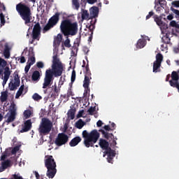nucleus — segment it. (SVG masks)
<instances>
[{"instance_id": "1", "label": "nucleus", "mask_w": 179, "mask_h": 179, "mask_svg": "<svg viewBox=\"0 0 179 179\" xmlns=\"http://www.w3.org/2000/svg\"><path fill=\"white\" fill-rule=\"evenodd\" d=\"M63 72L62 62L58 58V55H55L52 57V69H49L45 71L43 89H47L48 86H51L54 82V76L58 78L62 75Z\"/></svg>"}, {"instance_id": "2", "label": "nucleus", "mask_w": 179, "mask_h": 179, "mask_svg": "<svg viewBox=\"0 0 179 179\" xmlns=\"http://www.w3.org/2000/svg\"><path fill=\"white\" fill-rule=\"evenodd\" d=\"M78 25L76 22H72V20L65 19L63 20L60 24V31L66 39L64 45L67 48H71V40L69 36H76L78 34Z\"/></svg>"}, {"instance_id": "3", "label": "nucleus", "mask_w": 179, "mask_h": 179, "mask_svg": "<svg viewBox=\"0 0 179 179\" xmlns=\"http://www.w3.org/2000/svg\"><path fill=\"white\" fill-rule=\"evenodd\" d=\"M15 9L21 19L24 20V24L31 23L33 14L31 13V8L29 4L20 2L16 5Z\"/></svg>"}, {"instance_id": "4", "label": "nucleus", "mask_w": 179, "mask_h": 179, "mask_svg": "<svg viewBox=\"0 0 179 179\" xmlns=\"http://www.w3.org/2000/svg\"><path fill=\"white\" fill-rule=\"evenodd\" d=\"M82 135L84 138V145L86 148L94 147V143H96L99 138H100V133L96 129H94L90 133L84 130Z\"/></svg>"}, {"instance_id": "5", "label": "nucleus", "mask_w": 179, "mask_h": 179, "mask_svg": "<svg viewBox=\"0 0 179 179\" xmlns=\"http://www.w3.org/2000/svg\"><path fill=\"white\" fill-rule=\"evenodd\" d=\"M45 166L48 169L46 176L48 178H52L57 174V163L52 155H45Z\"/></svg>"}, {"instance_id": "6", "label": "nucleus", "mask_w": 179, "mask_h": 179, "mask_svg": "<svg viewBox=\"0 0 179 179\" xmlns=\"http://www.w3.org/2000/svg\"><path fill=\"white\" fill-rule=\"evenodd\" d=\"M51 129H52V122L47 117H43L38 129L40 136L43 138V136L48 135L51 132Z\"/></svg>"}, {"instance_id": "7", "label": "nucleus", "mask_w": 179, "mask_h": 179, "mask_svg": "<svg viewBox=\"0 0 179 179\" xmlns=\"http://www.w3.org/2000/svg\"><path fill=\"white\" fill-rule=\"evenodd\" d=\"M82 68H85L83 87L90 92V89L89 88V86L90 85V80H92V72L89 68V63H87L86 65V62L83 60Z\"/></svg>"}, {"instance_id": "8", "label": "nucleus", "mask_w": 179, "mask_h": 179, "mask_svg": "<svg viewBox=\"0 0 179 179\" xmlns=\"http://www.w3.org/2000/svg\"><path fill=\"white\" fill-rule=\"evenodd\" d=\"M59 13H56L53 16H52L46 25L43 27V33H45L46 31H48V30H50V29H52L54 26H56V24L59 22Z\"/></svg>"}, {"instance_id": "9", "label": "nucleus", "mask_w": 179, "mask_h": 179, "mask_svg": "<svg viewBox=\"0 0 179 179\" xmlns=\"http://www.w3.org/2000/svg\"><path fill=\"white\" fill-rule=\"evenodd\" d=\"M69 141V137L64 133H59L57 135L55 141V143L57 146H62V145H65Z\"/></svg>"}, {"instance_id": "10", "label": "nucleus", "mask_w": 179, "mask_h": 179, "mask_svg": "<svg viewBox=\"0 0 179 179\" xmlns=\"http://www.w3.org/2000/svg\"><path fill=\"white\" fill-rule=\"evenodd\" d=\"M105 155H107V160L108 163H111L113 164V162L114 161V157H115V150L109 148L108 150L104 152Z\"/></svg>"}, {"instance_id": "11", "label": "nucleus", "mask_w": 179, "mask_h": 179, "mask_svg": "<svg viewBox=\"0 0 179 179\" xmlns=\"http://www.w3.org/2000/svg\"><path fill=\"white\" fill-rule=\"evenodd\" d=\"M9 76H10V69L9 67H5L4 69V76L1 78L3 79L2 85L5 86L6 82L9 80Z\"/></svg>"}, {"instance_id": "12", "label": "nucleus", "mask_w": 179, "mask_h": 179, "mask_svg": "<svg viewBox=\"0 0 179 179\" xmlns=\"http://www.w3.org/2000/svg\"><path fill=\"white\" fill-rule=\"evenodd\" d=\"M99 145L100 146V148H101L103 149V150H105V152H107V150H108L109 149H111V148H110V143H108V142L103 138H100L99 139Z\"/></svg>"}, {"instance_id": "13", "label": "nucleus", "mask_w": 179, "mask_h": 179, "mask_svg": "<svg viewBox=\"0 0 179 179\" xmlns=\"http://www.w3.org/2000/svg\"><path fill=\"white\" fill-rule=\"evenodd\" d=\"M31 129V120H26L24 123L22 129L20 130L21 134L23 132H29Z\"/></svg>"}, {"instance_id": "14", "label": "nucleus", "mask_w": 179, "mask_h": 179, "mask_svg": "<svg viewBox=\"0 0 179 179\" xmlns=\"http://www.w3.org/2000/svg\"><path fill=\"white\" fill-rule=\"evenodd\" d=\"M99 16V7L94 6L90 9V19L94 20Z\"/></svg>"}, {"instance_id": "15", "label": "nucleus", "mask_w": 179, "mask_h": 179, "mask_svg": "<svg viewBox=\"0 0 179 179\" xmlns=\"http://www.w3.org/2000/svg\"><path fill=\"white\" fill-rule=\"evenodd\" d=\"M80 142H82V138H80V136H76L70 141L69 145L73 148L79 145Z\"/></svg>"}, {"instance_id": "16", "label": "nucleus", "mask_w": 179, "mask_h": 179, "mask_svg": "<svg viewBox=\"0 0 179 179\" xmlns=\"http://www.w3.org/2000/svg\"><path fill=\"white\" fill-rule=\"evenodd\" d=\"M76 113V108L73 106L71 107V109H69L67 113L68 118H69L70 120H74Z\"/></svg>"}, {"instance_id": "17", "label": "nucleus", "mask_w": 179, "mask_h": 179, "mask_svg": "<svg viewBox=\"0 0 179 179\" xmlns=\"http://www.w3.org/2000/svg\"><path fill=\"white\" fill-rule=\"evenodd\" d=\"M99 132H101L103 138H105V139H107L108 141H109V139L114 138V134L106 132L103 129H99Z\"/></svg>"}, {"instance_id": "18", "label": "nucleus", "mask_w": 179, "mask_h": 179, "mask_svg": "<svg viewBox=\"0 0 179 179\" xmlns=\"http://www.w3.org/2000/svg\"><path fill=\"white\" fill-rule=\"evenodd\" d=\"M8 167H10V160H6L1 163V166H0V173L5 171Z\"/></svg>"}, {"instance_id": "19", "label": "nucleus", "mask_w": 179, "mask_h": 179, "mask_svg": "<svg viewBox=\"0 0 179 179\" xmlns=\"http://www.w3.org/2000/svg\"><path fill=\"white\" fill-rule=\"evenodd\" d=\"M15 119H16V110H11L10 114L6 122H7L8 123L13 122Z\"/></svg>"}, {"instance_id": "20", "label": "nucleus", "mask_w": 179, "mask_h": 179, "mask_svg": "<svg viewBox=\"0 0 179 179\" xmlns=\"http://www.w3.org/2000/svg\"><path fill=\"white\" fill-rule=\"evenodd\" d=\"M85 125H86V122H85L82 119L78 120L76 122V128H78V129H82Z\"/></svg>"}, {"instance_id": "21", "label": "nucleus", "mask_w": 179, "mask_h": 179, "mask_svg": "<svg viewBox=\"0 0 179 179\" xmlns=\"http://www.w3.org/2000/svg\"><path fill=\"white\" fill-rule=\"evenodd\" d=\"M31 79L34 82H37V80H40V71H35L32 73Z\"/></svg>"}, {"instance_id": "22", "label": "nucleus", "mask_w": 179, "mask_h": 179, "mask_svg": "<svg viewBox=\"0 0 179 179\" xmlns=\"http://www.w3.org/2000/svg\"><path fill=\"white\" fill-rule=\"evenodd\" d=\"M82 20H87V19H90V14H89V11L87 10H83L82 12Z\"/></svg>"}, {"instance_id": "23", "label": "nucleus", "mask_w": 179, "mask_h": 179, "mask_svg": "<svg viewBox=\"0 0 179 179\" xmlns=\"http://www.w3.org/2000/svg\"><path fill=\"white\" fill-rule=\"evenodd\" d=\"M29 54L31 57L29 58L28 64H31V65H34L36 63V57H34V52L33 50L31 52L29 51Z\"/></svg>"}, {"instance_id": "24", "label": "nucleus", "mask_w": 179, "mask_h": 179, "mask_svg": "<svg viewBox=\"0 0 179 179\" xmlns=\"http://www.w3.org/2000/svg\"><path fill=\"white\" fill-rule=\"evenodd\" d=\"M3 55L7 59H8V58H10V51L9 50V46H8V45H5Z\"/></svg>"}, {"instance_id": "25", "label": "nucleus", "mask_w": 179, "mask_h": 179, "mask_svg": "<svg viewBox=\"0 0 179 179\" xmlns=\"http://www.w3.org/2000/svg\"><path fill=\"white\" fill-rule=\"evenodd\" d=\"M24 90V85H22L15 94V99H19V97H20V96L23 94Z\"/></svg>"}, {"instance_id": "26", "label": "nucleus", "mask_w": 179, "mask_h": 179, "mask_svg": "<svg viewBox=\"0 0 179 179\" xmlns=\"http://www.w3.org/2000/svg\"><path fill=\"white\" fill-rule=\"evenodd\" d=\"M62 41V34H58L57 37L55 38L54 44H57L59 45Z\"/></svg>"}, {"instance_id": "27", "label": "nucleus", "mask_w": 179, "mask_h": 179, "mask_svg": "<svg viewBox=\"0 0 179 179\" xmlns=\"http://www.w3.org/2000/svg\"><path fill=\"white\" fill-rule=\"evenodd\" d=\"M96 22H97L96 19H94V22L93 20L90 21V24L88 27L89 30L91 31V34H93V30L95 29L94 24H96Z\"/></svg>"}, {"instance_id": "28", "label": "nucleus", "mask_w": 179, "mask_h": 179, "mask_svg": "<svg viewBox=\"0 0 179 179\" xmlns=\"http://www.w3.org/2000/svg\"><path fill=\"white\" fill-rule=\"evenodd\" d=\"M80 1L83 2V0H72V3L76 10H79V8H80Z\"/></svg>"}, {"instance_id": "29", "label": "nucleus", "mask_w": 179, "mask_h": 179, "mask_svg": "<svg viewBox=\"0 0 179 179\" xmlns=\"http://www.w3.org/2000/svg\"><path fill=\"white\" fill-rule=\"evenodd\" d=\"M154 20L157 23V26H163V21L162 20V17L155 15Z\"/></svg>"}, {"instance_id": "30", "label": "nucleus", "mask_w": 179, "mask_h": 179, "mask_svg": "<svg viewBox=\"0 0 179 179\" xmlns=\"http://www.w3.org/2000/svg\"><path fill=\"white\" fill-rule=\"evenodd\" d=\"M146 45V43H145V40L143 39H139L137 42L136 47L137 48H143Z\"/></svg>"}, {"instance_id": "31", "label": "nucleus", "mask_w": 179, "mask_h": 179, "mask_svg": "<svg viewBox=\"0 0 179 179\" xmlns=\"http://www.w3.org/2000/svg\"><path fill=\"white\" fill-rule=\"evenodd\" d=\"M41 34V32H36L34 31H32V38H34V40H37L38 41V40H40V36Z\"/></svg>"}, {"instance_id": "32", "label": "nucleus", "mask_w": 179, "mask_h": 179, "mask_svg": "<svg viewBox=\"0 0 179 179\" xmlns=\"http://www.w3.org/2000/svg\"><path fill=\"white\" fill-rule=\"evenodd\" d=\"M32 31L38 32V33H41V27L40 26V23L38 22L36 23L33 28Z\"/></svg>"}, {"instance_id": "33", "label": "nucleus", "mask_w": 179, "mask_h": 179, "mask_svg": "<svg viewBox=\"0 0 179 179\" xmlns=\"http://www.w3.org/2000/svg\"><path fill=\"white\" fill-rule=\"evenodd\" d=\"M169 85L171 87H176L177 89V87L179 86V82L178 80H170Z\"/></svg>"}, {"instance_id": "34", "label": "nucleus", "mask_w": 179, "mask_h": 179, "mask_svg": "<svg viewBox=\"0 0 179 179\" xmlns=\"http://www.w3.org/2000/svg\"><path fill=\"white\" fill-rule=\"evenodd\" d=\"M20 85H16V82L13 83H10L8 85L9 89L10 90L13 91V90H16V89H17V87H19Z\"/></svg>"}, {"instance_id": "35", "label": "nucleus", "mask_w": 179, "mask_h": 179, "mask_svg": "<svg viewBox=\"0 0 179 179\" xmlns=\"http://www.w3.org/2000/svg\"><path fill=\"white\" fill-rule=\"evenodd\" d=\"M8 100V93L6 92H3L1 93V102L5 103Z\"/></svg>"}, {"instance_id": "36", "label": "nucleus", "mask_w": 179, "mask_h": 179, "mask_svg": "<svg viewBox=\"0 0 179 179\" xmlns=\"http://www.w3.org/2000/svg\"><path fill=\"white\" fill-rule=\"evenodd\" d=\"M171 80H179V75L176 71H173L171 76Z\"/></svg>"}, {"instance_id": "37", "label": "nucleus", "mask_w": 179, "mask_h": 179, "mask_svg": "<svg viewBox=\"0 0 179 179\" xmlns=\"http://www.w3.org/2000/svg\"><path fill=\"white\" fill-rule=\"evenodd\" d=\"M162 66V63L154 62L153 64V72H157V69Z\"/></svg>"}, {"instance_id": "38", "label": "nucleus", "mask_w": 179, "mask_h": 179, "mask_svg": "<svg viewBox=\"0 0 179 179\" xmlns=\"http://www.w3.org/2000/svg\"><path fill=\"white\" fill-rule=\"evenodd\" d=\"M14 80L17 86H20V77H19L18 73H15Z\"/></svg>"}, {"instance_id": "39", "label": "nucleus", "mask_w": 179, "mask_h": 179, "mask_svg": "<svg viewBox=\"0 0 179 179\" xmlns=\"http://www.w3.org/2000/svg\"><path fill=\"white\" fill-rule=\"evenodd\" d=\"M162 61H163V55H162V53L157 54L155 62H158L159 64H162Z\"/></svg>"}, {"instance_id": "40", "label": "nucleus", "mask_w": 179, "mask_h": 179, "mask_svg": "<svg viewBox=\"0 0 179 179\" xmlns=\"http://www.w3.org/2000/svg\"><path fill=\"white\" fill-rule=\"evenodd\" d=\"M5 23H6V21L5 20V15L3 13H0V24L1 26H5Z\"/></svg>"}, {"instance_id": "41", "label": "nucleus", "mask_w": 179, "mask_h": 179, "mask_svg": "<svg viewBox=\"0 0 179 179\" xmlns=\"http://www.w3.org/2000/svg\"><path fill=\"white\" fill-rule=\"evenodd\" d=\"M24 117L25 120L30 118V117H31V110H24Z\"/></svg>"}, {"instance_id": "42", "label": "nucleus", "mask_w": 179, "mask_h": 179, "mask_svg": "<svg viewBox=\"0 0 179 179\" xmlns=\"http://www.w3.org/2000/svg\"><path fill=\"white\" fill-rule=\"evenodd\" d=\"M32 99L35 101H40V100H41V99H43V97L41 96H40L38 94L35 93L33 94Z\"/></svg>"}, {"instance_id": "43", "label": "nucleus", "mask_w": 179, "mask_h": 179, "mask_svg": "<svg viewBox=\"0 0 179 179\" xmlns=\"http://www.w3.org/2000/svg\"><path fill=\"white\" fill-rule=\"evenodd\" d=\"M76 79V71L75 70H73L71 73V85H73V83L75 82Z\"/></svg>"}, {"instance_id": "44", "label": "nucleus", "mask_w": 179, "mask_h": 179, "mask_svg": "<svg viewBox=\"0 0 179 179\" xmlns=\"http://www.w3.org/2000/svg\"><path fill=\"white\" fill-rule=\"evenodd\" d=\"M94 111H96V106H91L88 110L87 113H89L90 115H93V114H94Z\"/></svg>"}, {"instance_id": "45", "label": "nucleus", "mask_w": 179, "mask_h": 179, "mask_svg": "<svg viewBox=\"0 0 179 179\" xmlns=\"http://www.w3.org/2000/svg\"><path fill=\"white\" fill-rule=\"evenodd\" d=\"M7 64L8 63L6 62V61L0 57V67L2 66V68H5Z\"/></svg>"}, {"instance_id": "46", "label": "nucleus", "mask_w": 179, "mask_h": 179, "mask_svg": "<svg viewBox=\"0 0 179 179\" xmlns=\"http://www.w3.org/2000/svg\"><path fill=\"white\" fill-rule=\"evenodd\" d=\"M169 24L171 27H176V29H179V24H177V22L174 20H172Z\"/></svg>"}, {"instance_id": "47", "label": "nucleus", "mask_w": 179, "mask_h": 179, "mask_svg": "<svg viewBox=\"0 0 179 179\" xmlns=\"http://www.w3.org/2000/svg\"><path fill=\"white\" fill-rule=\"evenodd\" d=\"M20 146L19 145H17L15 147H14L12 150H11V153L13 155H16V153H17V152H19V149H20Z\"/></svg>"}, {"instance_id": "48", "label": "nucleus", "mask_w": 179, "mask_h": 179, "mask_svg": "<svg viewBox=\"0 0 179 179\" xmlns=\"http://www.w3.org/2000/svg\"><path fill=\"white\" fill-rule=\"evenodd\" d=\"M158 3L160 5L161 8H163V9H164V6L166 5V3H167V2L166 1V0H158Z\"/></svg>"}, {"instance_id": "49", "label": "nucleus", "mask_w": 179, "mask_h": 179, "mask_svg": "<svg viewBox=\"0 0 179 179\" xmlns=\"http://www.w3.org/2000/svg\"><path fill=\"white\" fill-rule=\"evenodd\" d=\"M69 97L66 94L61 95L62 99H64V103H66L69 100Z\"/></svg>"}, {"instance_id": "50", "label": "nucleus", "mask_w": 179, "mask_h": 179, "mask_svg": "<svg viewBox=\"0 0 179 179\" xmlns=\"http://www.w3.org/2000/svg\"><path fill=\"white\" fill-rule=\"evenodd\" d=\"M66 94L68 95L69 97H71V96H74L73 92H72V87H69L67 90Z\"/></svg>"}, {"instance_id": "51", "label": "nucleus", "mask_w": 179, "mask_h": 179, "mask_svg": "<svg viewBox=\"0 0 179 179\" xmlns=\"http://www.w3.org/2000/svg\"><path fill=\"white\" fill-rule=\"evenodd\" d=\"M171 10L173 13H175V15H176V16H177L178 17H179V10H178L175 9V8H173V7H171Z\"/></svg>"}, {"instance_id": "52", "label": "nucleus", "mask_w": 179, "mask_h": 179, "mask_svg": "<svg viewBox=\"0 0 179 179\" xmlns=\"http://www.w3.org/2000/svg\"><path fill=\"white\" fill-rule=\"evenodd\" d=\"M31 66V64H29L26 65L25 68H24V72L25 73H27L29 72V71H30V67Z\"/></svg>"}, {"instance_id": "53", "label": "nucleus", "mask_w": 179, "mask_h": 179, "mask_svg": "<svg viewBox=\"0 0 179 179\" xmlns=\"http://www.w3.org/2000/svg\"><path fill=\"white\" fill-rule=\"evenodd\" d=\"M83 113H85L84 110H80L77 114V118H82V117H83Z\"/></svg>"}, {"instance_id": "54", "label": "nucleus", "mask_w": 179, "mask_h": 179, "mask_svg": "<svg viewBox=\"0 0 179 179\" xmlns=\"http://www.w3.org/2000/svg\"><path fill=\"white\" fill-rule=\"evenodd\" d=\"M36 66L39 69L44 68V63H43L42 62H38L36 63Z\"/></svg>"}, {"instance_id": "55", "label": "nucleus", "mask_w": 179, "mask_h": 179, "mask_svg": "<svg viewBox=\"0 0 179 179\" xmlns=\"http://www.w3.org/2000/svg\"><path fill=\"white\" fill-rule=\"evenodd\" d=\"M173 6H175L176 8H179V1H174L172 2Z\"/></svg>"}, {"instance_id": "56", "label": "nucleus", "mask_w": 179, "mask_h": 179, "mask_svg": "<svg viewBox=\"0 0 179 179\" xmlns=\"http://www.w3.org/2000/svg\"><path fill=\"white\" fill-rule=\"evenodd\" d=\"M153 15H155V13H153V11L149 12L148 15L146 16V20H148V19H150V17H152Z\"/></svg>"}, {"instance_id": "57", "label": "nucleus", "mask_w": 179, "mask_h": 179, "mask_svg": "<svg viewBox=\"0 0 179 179\" xmlns=\"http://www.w3.org/2000/svg\"><path fill=\"white\" fill-rule=\"evenodd\" d=\"M20 64H24V62H26V58H24V56H22L20 57Z\"/></svg>"}, {"instance_id": "58", "label": "nucleus", "mask_w": 179, "mask_h": 179, "mask_svg": "<svg viewBox=\"0 0 179 179\" xmlns=\"http://www.w3.org/2000/svg\"><path fill=\"white\" fill-rule=\"evenodd\" d=\"M88 3H90L91 5H93V3H96L97 2V0H87Z\"/></svg>"}, {"instance_id": "59", "label": "nucleus", "mask_w": 179, "mask_h": 179, "mask_svg": "<svg viewBox=\"0 0 179 179\" xmlns=\"http://www.w3.org/2000/svg\"><path fill=\"white\" fill-rule=\"evenodd\" d=\"M103 128L105 131H111V128H110L109 125H105Z\"/></svg>"}, {"instance_id": "60", "label": "nucleus", "mask_w": 179, "mask_h": 179, "mask_svg": "<svg viewBox=\"0 0 179 179\" xmlns=\"http://www.w3.org/2000/svg\"><path fill=\"white\" fill-rule=\"evenodd\" d=\"M101 125H103V122L101 120H99L97 122H96V127H101Z\"/></svg>"}, {"instance_id": "61", "label": "nucleus", "mask_w": 179, "mask_h": 179, "mask_svg": "<svg viewBox=\"0 0 179 179\" xmlns=\"http://www.w3.org/2000/svg\"><path fill=\"white\" fill-rule=\"evenodd\" d=\"M34 174L36 179H40V174H38V172L35 171Z\"/></svg>"}, {"instance_id": "62", "label": "nucleus", "mask_w": 179, "mask_h": 179, "mask_svg": "<svg viewBox=\"0 0 179 179\" xmlns=\"http://www.w3.org/2000/svg\"><path fill=\"white\" fill-rule=\"evenodd\" d=\"M54 91H55V93H57V94L58 96V94L59 93V90H58V88H57V85H55Z\"/></svg>"}, {"instance_id": "63", "label": "nucleus", "mask_w": 179, "mask_h": 179, "mask_svg": "<svg viewBox=\"0 0 179 179\" xmlns=\"http://www.w3.org/2000/svg\"><path fill=\"white\" fill-rule=\"evenodd\" d=\"M167 19L168 20H173V19H174V17L173 16V15H169L167 16Z\"/></svg>"}, {"instance_id": "64", "label": "nucleus", "mask_w": 179, "mask_h": 179, "mask_svg": "<svg viewBox=\"0 0 179 179\" xmlns=\"http://www.w3.org/2000/svg\"><path fill=\"white\" fill-rule=\"evenodd\" d=\"M0 8L3 10H6V8L5 7V5L3 3L0 4Z\"/></svg>"}]
</instances>
